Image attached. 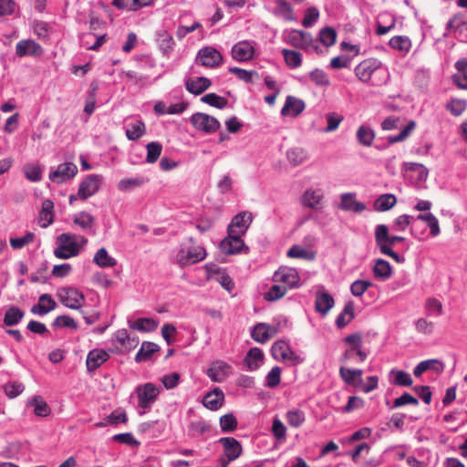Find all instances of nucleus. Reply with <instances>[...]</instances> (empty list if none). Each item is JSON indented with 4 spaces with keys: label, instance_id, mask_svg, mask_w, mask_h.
I'll return each mask as SVG.
<instances>
[{
    "label": "nucleus",
    "instance_id": "nucleus-60",
    "mask_svg": "<svg viewBox=\"0 0 467 467\" xmlns=\"http://www.w3.org/2000/svg\"><path fill=\"white\" fill-rule=\"evenodd\" d=\"M286 287L281 285H273L264 296L267 301H275L283 297L286 294Z\"/></svg>",
    "mask_w": 467,
    "mask_h": 467
},
{
    "label": "nucleus",
    "instance_id": "nucleus-18",
    "mask_svg": "<svg viewBox=\"0 0 467 467\" xmlns=\"http://www.w3.org/2000/svg\"><path fill=\"white\" fill-rule=\"evenodd\" d=\"M306 108L304 100L294 96H287L284 107L281 109L283 116L297 117Z\"/></svg>",
    "mask_w": 467,
    "mask_h": 467
},
{
    "label": "nucleus",
    "instance_id": "nucleus-17",
    "mask_svg": "<svg viewBox=\"0 0 467 467\" xmlns=\"http://www.w3.org/2000/svg\"><path fill=\"white\" fill-rule=\"evenodd\" d=\"M254 54V48L248 41L238 42L232 48L233 58L240 62L250 60Z\"/></svg>",
    "mask_w": 467,
    "mask_h": 467
},
{
    "label": "nucleus",
    "instance_id": "nucleus-20",
    "mask_svg": "<svg viewBox=\"0 0 467 467\" xmlns=\"http://www.w3.org/2000/svg\"><path fill=\"white\" fill-rule=\"evenodd\" d=\"M224 401V394L222 389L215 388L213 390L206 393L202 399L204 407L211 410H219Z\"/></svg>",
    "mask_w": 467,
    "mask_h": 467
},
{
    "label": "nucleus",
    "instance_id": "nucleus-28",
    "mask_svg": "<svg viewBox=\"0 0 467 467\" xmlns=\"http://www.w3.org/2000/svg\"><path fill=\"white\" fill-rule=\"evenodd\" d=\"M211 84L210 79L204 77L189 78L186 81V88L190 93L200 95L205 91Z\"/></svg>",
    "mask_w": 467,
    "mask_h": 467
},
{
    "label": "nucleus",
    "instance_id": "nucleus-61",
    "mask_svg": "<svg viewBox=\"0 0 467 467\" xmlns=\"http://www.w3.org/2000/svg\"><path fill=\"white\" fill-rule=\"evenodd\" d=\"M220 427L223 432L234 431L237 428V420L233 414H225L220 418Z\"/></svg>",
    "mask_w": 467,
    "mask_h": 467
},
{
    "label": "nucleus",
    "instance_id": "nucleus-56",
    "mask_svg": "<svg viewBox=\"0 0 467 467\" xmlns=\"http://www.w3.org/2000/svg\"><path fill=\"white\" fill-rule=\"evenodd\" d=\"M389 46L396 50L409 51L411 47V43L408 36H396L389 40Z\"/></svg>",
    "mask_w": 467,
    "mask_h": 467
},
{
    "label": "nucleus",
    "instance_id": "nucleus-14",
    "mask_svg": "<svg viewBox=\"0 0 467 467\" xmlns=\"http://www.w3.org/2000/svg\"><path fill=\"white\" fill-rule=\"evenodd\" d=\"M274 279L275 282L284 283L291 288L297 286L300 281L297 271L295 268L286 266H282L277 271H275Z\"/></svg>",
    "mask_w": 467,
    "mask_h": 467
},
{
    "label": "nucleus",
    "instance_id": "nucleus-8",
    "mask_svg": "<svg viewBox=\"0 0 467 467\" xmlns=\"http://www.w3.org/2000/svg\"><path fill=\"white\" fill-rule=\"evenodd\" d=\"M102 182V175H88L79 184L78 191V196L79 197V199L85 201L88 197L93 196L99 190Z\"/></svg>",
    "mask_w": 467,
    "mask_h": 467
},
{
    "label": "nucleus",
    "instance_id": "nucleus-7",
    "mask_svg": "<svg viewBox=\"0 0 467 467\" xmlns=\"http://www.w3.org/2000/svg\"><path fill=\"white\" fill-rule=\"evenodd\" d=\"M60 302L71 309H78L84 300V295L74 287H63L57 292Z\"/></svg>",
    "mask_w": 467,
    "mask_h": 467
},
{
    "label": "nucleus",
    "instance_id": "nucleus-30",
    "mask_svg": "<svg viewBox=\"0 0 467 467\" xmlns=\"http://www.w3.org/2000/svg\"><path fill=\"white\" fill-rule=\"evenodd\" d=\"M114 337L126 351L134 349L139 344V338L131 337L126 329L118 330Z\"/></svg>",
    "mask_w": 467,
    "mask_h": 467
},
{
    "label": "nucleus",
    "instance_id": "nucleus-26",
    "mask_svg": "<svg viewBox=\"0 0 467 467\" xmlns=\"http://www.w3.org/2000/svg\"><path fill=\"white\" fill-rule=\"evenodd\" d=\"M221 251L225 254H234L240 253L243 249L248 250L244 245L243 239H233L225 237L220 244Z\"/></svg>",
    "mask_w": 467,
    "mask_h": 467
},
{
    "label": "nucleus",
    "instance_id": "nucleus-40",
    "mask_svg": "<svg viewBox=\"0 0 467 467\" xmlns=\"http://www.w3.org/2000/svg\"><path fill=\"white\" fill-rule=\"evenodd\" d=\"M354 317V304L348 302L346 304L342 312L337 316L336 319V325L338 327H344L347 326Z\"/></svg>",
    "mask_w": 467,
    "mask_h": 467
},
{
    "label": "nucleus",
    "instance_id": "nucleus-6",
    "mask_svg": "<svg viewBox=\"0 0 467 467\" xmlns=\"http://www.w3.org/2000/svg\"><path fill=\"white\" fill-rule=\"evenodd\" d=\"M190 122L196 130L208 134L214 133L221 127L216 118L202 112L194 113L191 117Z\"/></svg>",
    "mask_w": 467,
    "mask_h": 467
},
{
    "label": "nucleus",
    "instance_id": "nucleus-12",
    "mask_svg": "<svg viewBox=\"0 0 467 467\" xmlns=\"http://www.w3.org/2000/svg\"><path fill=\"white\" fill-rule=\"evenodd\" d=\"M78 173V167L73 162H64L57 170L49 173V180L55 183H63L73 179Z\"/></svg>",
    "mask_w": 467,
    "mask_h": 467
},
{
    "label": "nucleus",
    "instance_id": "nucleus-58",
    "mask_svg": "<svg viewBox=\"0 0 467 467\" xmlns=\"http://www.w3.org/2000/svg\"><path fill=\"white\" fill-rule=\"evenodd\" d=\"M337 32L332 27H325L320 31L319 40L326 47H331L336 43Z\"/></svg>",
    "mask_w": 467,
    "mask_h": 467
},
{
    "label": "nucleus",
    "instance_id": "nucleus-32",
    "mask_svg": "<svg viewBox=\"0 0 467 467\" xmlns=\"http://www.w3.org/2000/svg\"><path fill=\"white\" fill-rule=\"evenodd\" d=\"M397 203V198L394 194L386 193L380 195L373 204L376 212H386L394 207Z\"/></svg>",
    "mask_w": 467,
    "mask_h": 467
},
{
    "label": "nucleus",
    "instance_id": "nucleus-9",
    "mask_svg": "<svg viewBox=\"0 0 467 467\" xmlns=\"http://www.w3.org/2000/svg\"><path fill=\"white\" fill-rule=\"evenodd\" d=\"M136 393L138 395L139 407L146 409L155 401L160 390L154 384L146 383L144 385L138 386L136 388Z\"/></svg>",
    "mask_w": 467,
    "mask_h": 467
},
{
    "label": "nucleus",
    "instance_id": "nucleus-41",
    "mask_svg": "<svg viewBox=\"0 0 467 467\" xmlns=\"http://www.w3.org/2000/svg\"><path fill=\"white\" fill-rule=\"evenodd\" d=\"M25 313L18 307L12 306L5 314L4 324L7 327H12L20 322L24 317Z\"/></svg>",
    "mask_w": 467,
    "mask_h": 467
},
{
    "label": "nucleus",
    "instance_id": "nucleus-64",
    "mask_svg": "<svg viewBox=\"0 0 467 467\" xmlns=\"http://www.w3.org/2000/svg\"><path fill=\"white\" fill-rule=\"evenodd\" d=\"M466 107H467L466 101L463 99H452L446 106L447 109L453 116H456V117L461 116L466 109Z\"/></svg>",
    "mask_w": 467,
    "mask_h": 467
},
{
    "label": "nucleus",
    "instance_id": "nucleus-23",
    "mask_svg": "<svg viewBox=\"0 0 467 467\" xmlns=\"http://www.w3.org/2000/svg\"><path fill=\"white\" fill-rule=\"evenodd\" d=\"M324 194L321 190H306L302 195L303 205L313 210H318L322 207Z\"/></svg>",
    "mask_w": 467,
    "mask_h": 467
},
{
    "label": "nucleus",
    "instance_id": "nucleus-21",
    "mask_svg": "<svg viewBox=\"0 0 467 467\" xmlns=\"http://www.w3.org/2000/svg\"><path fill=\"white\" fill-rule=\"evenodd\" d=\"M156 41L160 51L164 56H169L175 47V41L167 30H160L156 33Z\"/></svg>",
    "mask_w": 467,
    "mask_h": 467
},
{
    "label": "nucleus",
    "instance_id": "nucleus-62",
    "mask_svg": "<svg viewBox=\"0 0 467 467\" xmlns=\"http://www.w3.org/2000/svg\"><path fill=\"white\" fill-rule=\"evenodd\" d=\"M370 286H372L370 281L358 279L351 284L350 291L354 296H361Z\"/></svg>",
    "mask_w": 467,
    "mask_h": 467
},
{
    "label": "nucleus",
    "instance_id": "nucleus-63",
    "mask_svg": "<svg viewBox=\"0 0 467 467\" xmlns=\"http://www.w3.org/2000/svg\"><path fill=\"white\" fill-rule=\"evenodd\" d=\"M276 12L287 20H293V9L286 0H275Z\"/></svg>",
    "mask_w": 467,
    "mask_h": 467
},
{
    "label": "nucleus",
    "instance_id": "nucleus-27",
    "mask_svg": "<svg viewBox=\"0 0 467 467\" xmlns=\"http://www.w3.org/2000/svg\"><path fill=\"white\" fill-rule=\"evenodd\" d=\"M289 43L300 48H306L312 41L311 35L303 30H293L288 35Z\"/></svg>",
    "mask_w": 467,
    "mask_h": 467
},
{
    "label": "nucleus",
    "instance_id": "nucleus-59",
    "mask_svg": "<svg viewBox=\"0 0 467 467\" xmlns=\"http://www.w3.org/2000/svg\"><path fill=\"white\" fill-rule=\"evenodd\" d=\"M416 127V122L414 120H410L405 128L401 130V131L397 136L389 137V142L390 144H394L397 142H400L405 140L410 133L414 130Z\"/></svg>",
    "mask_w": 467,
    "mask_h": 467
},
{
    "label": "nucleus",
    "instance_id": "nucleus-55",
    "mask_svg": "<svg viewBox=\"0 0 467 467\" xmlns=\"http://www.w3.org/2000/svg\"><path fill=\"white\" fill-rule=\"evenodd\" d=\"M3 389L9 399H14L24 391L25 386L19 381H10L5 384Z\"/></svg>",
    "mask_w": 467,
    "mask_h": 467
},
{
    "label": "nucleus",
    "instance_id": "nucleus-54",
    "mask_svg": "<svg viewBox=\"0 0 467 467\" xmlns=\"http://www.w3.org/2000/svg\"><path fill=\"white\" fill-rule=\"evenodd\" d=\"M309 78L313 83L319 87H328L330 80L327 73L319 68H316L309 73Z\"/></svg>",
    "mask_w": 467,
    "mask_h": 467
},
{
    "label": "nucleus",
    "instance_id": "nucleus-39",
    "mask_svg": "<svg viewBox=\"0 0 467 467\" xmlns=\"http://www.w3.org/2000/svg\"><path fill=\"white\" fill-rule=\"evenodd\" d=\"M93 262L99 267H112L117 265V261L109 255L106 248L102 247L97 251L94 255Z\"/></svg>",
    "mask_w": 467,
    "mask_h": 467
},
{
    "label": "nucleus",
    "instance_id": "nucleus-38",
    "mask_svg": "<svg viewBox=\"0 0 467 467\" xmlns=\"http://www.w3.org/2000/svg\"><path fill=\"white\" fill-rule=\"evenodd\" d=\"M28 403L34 407V413L36 416L47 417L51 413V408L40 396L33 397Z\"/></svg>",
    "mask_w": 467,
    "mask_h": 467
},
{
    "label": "nucleus",
    "instance_id": "nucleus-35",
    "mask_svg": "<svg viewBox=\"0 0 467 467\" xmlns=\"http://www.w3.org/2000/svg\"><path fill=\"white\" fill-rule=\"evenodd\" d=\"M95 222V217L85 211L77 213L73 218V223L84 231L92 230Z\"/></svg>",
    "mask_w": 467,
    "mask_h": 467
},
{
    "label": "nucleus",
    "instance_id": "nucleus-3",
    "mask_svg": "<svg viewBox=\"0 0 467 467\" xmlns=\"http://www.w3.org/2000/svg\"><path fill=\"white\" fill-rule=\"evenodd\" d=\"M77 234L70 233L61 234L57 239V247L54 254L58 259H68L77 256L80 251L79 244L76 242Z\"/></svg>",
    "mask_w": 467,
    "mask_h": 467
},
{
    "label": "nucleus",
    "instance_id": "nucleus-44",
    "mask_svg": "<svg viewBox=\"0 0 467 467\" xmlns=\"http://www.w3.org/2000/svg\"><path fill=\"white\" fill-rule=\"evenodd\" d=\"M146 161L152 164L160 158L162 151V145L158 141H151L146 145Z\"/></svg>",
    "mask_w": 467,
    "mask_h": 467
},
{
    "label": "nucleus",
    "instance_id": "nucleus-1",
    "mask_svg": "<svg viewBox=\"0 0 467 467\" xmlns=\"http://www.w3.org/2000/svg\"><path fill=\"white\" fill-rule=\"evenodd\" d=\"M375 241L381 254L391 257L396 263L401 264L404 257L392 250V246L399 242L404 241V237L389 235V228L385 224H379L375 229Z\"/></svg>",
    "mask_w": 467,
    "mask_h": 467
},
{
    "label": "nucleus",
    "instance_id": "nucleus-34",
    "mask_svg": "<svg viewBox=\"0 0 467 467\" xmlns=\"http://www.w3.org/2000/svg\"><path fill=\"white\" fill-rule=\"evenodd\" d=\"M316 309L322 315H326L334 306L333 297L327 292L318 293L316 298Z\"/></svg>",
    "mask_w": 467,
    "mask_h": 467
},
{
    "label": "nucleus",
    "instance_id": "nucleus-43",
    "mask_svg": "<svg viewBox=\"0 0 467 467\" xmlns=\"http://www.w3.org/2000/svg\"><path fill=\"white\" fill-rule=\"evenodd\" d=\"M406 171H411L416 173V180L418 182H423L428 177V170L420 163L417 162H407L403 165Z\"/></svg>",
    "mask_w": 467,
    "mask_h": 467
},
{
    "label": "nucleus",
    "instance_id": "nucleus-16",
    "mask_svg": "<svg viewBox=\"0 0 467 467\" xmlns=\"http://www.w3.org/2000/svg\"><path fill=\"white\" fill-rule=\"evenodd\" d=\"M230 370L231 367L227 363L217 360L208 368L207 376L213 382H223L229 376Z\"/></svg>",
    "mask_w": 467,
    "mask_h": 467
},
{
    "label": "nucleus",
    "instance_id": "nucleus-10",
    "mask_svg": "<svg viewBox=\"0 0 467 467\" xmlns=\"http://www.w3.org/2000/svg\"><path fill=\"white\" fill-rule=\"evenodd\" d=\"M197 63L205 67H216L223 63V56L213 47H205L199 50Z\"/></svg>",
    "mask_w": 467,
    "mask_h": 467
},
{
    "label": "nucleus",
    "instance_id": "nucleus-33",
    "mask_svg": "<svg viewBox=\"0 0 467 467\" xmlns=\"http://www.w3.org/2000/svg\"><path fill=\"white\" fill-rule=\"evenodd\" d=\"M159 350L160 347L157 344L144 341L135 356V360L139 363L149 360L151 356Z\"/></svg>",
    "mask_w": 467,
    "mask_h": 467
},
{
    "label": "nucleus",
    "instance_id": "nucleus-53",
    "mask_svg": "<svg viewBox=\"0 0 467 467\" xmlns=\"http://www.w3.org/2000/svg\"><path fill=\"white\" fill-rule=\"evenodd\" d=\"M24 172L31 182H39L42 178V169L39 164L27 163L24 166Z\"/></svg>",
    "mask_w": 467,
    "mask_h": 467
},
{
    "label": "nucleus",
    "instance_id": "nucleus-4",
    "mask_svg": "<svg viewBox=\"0 0 467 467\" xmlns=\"http://www.w3.org/2000/svg\"><path fill=\"white\" fill-rule=\"evenodd\" d=\"M190 242L192 246L182 247L176 254V263L181 267L199 263L206 257V250L202 246L195 245L193 238H190Z\"/></svg>",
    "mask_w": 467,
    "mask_h": 467
},
{
    "label": "nucleus",
    "instance_id": "nucleus-42",
    "mask_svg": "<svg viewBox=\"0 0 467 467\" xmlns=\"http://www.w3.org/2000/svg\"><path fill=\"white\" fill-rule=\"evenodd\" d=\"M131 329H136L141 332H150L153 331L157 327V323L148 317H141L135 320L132 324L130 325Z\"/></svg>",
    "mask_w": 467,
    "mask_h": 467
},
{
    "label": "nucleus",
    "instance_id": "nucleus-52",
    "mask_svg": "<svg viewBox=\"0 0 467 467\" xmlns=\"http://www.w3.org/2000/svg\"><path fill=\"white\" fill-rule=\"evenodd\" d=\"M285 61L289 67L296 68L301 66L302 58L301 54L295 50L283 49Z\"/></svg>",
    "mask_w": 467,
    "mask_h": 467
},
{
    "label": "nucleus",
    "instance_id": "nucleus-45",
    "mask_svg": "<svg viewBox=\"0 0 467 467\" xmlns=\"http://www.w3.org/2000/svg\"><path fill=\"white\" fill-rule=\"evenodd\" d=\"M362 373L361 369H351L345 367H341L339 368V375L341 379L349 385H354L357 379L361 381Z\"/></svg>",
    "mask_w": 467,
    "mask_h": 467
},
{
    "label": "nucleus",
    "instance_id": "nucleus-11",
    "mask_svg": "<svg viewBox=\"0 0 467 467\" xmlns=\"http://www.w3.org/2000/svg\"><path fill=\"white\" fill-rule=\"evenodd\" d=\"M381 67V62L375 57H369L361 61L355 67L357 78L362 82H368L371 78L373 73Z\"/></svg>",
    "mask_w": 467,
    "mask_h": 467
},
{
    "label": "nucleus",
    "instance_id": "nucleus-29",
    "mask_svg": "<svg viewBox=\"0 0 467 467\" xmlns=\"http://www.w3.org/2000/svg\"><path fill=\"white\" fill-rule=\"evenodd\" d=\"M375 278L383 281L390 278L392 275V267L389 263L384 259H377L372 268Z\"/></svg>",
    "mask_w": 467,
    "mask_h": 467
},
{
    "label": "nucleus",
    "instance_id": "nucleus-22",
    "mask_svg": "<svg viewBox=\"0 0 467 467\" xmlns=\"http://www.w3.org/2000/svg\"><path fill=\"white\" fill-rule=\"evenodd\" d=\"M57 306L56 301L48 294H43L39 296L38 303L31 307L34 315L45 316Z\"/></svg>",
    "mask_w": 467,
    "mask_h": 467
},
{
    "label": "nucleus",
    "instance_id": "nucleus-2",
    "mask_svg": "<svg viewBox=\"0 0 467 467\" xmlns=\"http://www.w3.org/2000/svg\"><path fill=\"white\" fill-rule=\"evenodd\" d=\"M343 341L348 347L339 359L341 362L354 361L356 363H362L367 359L368 354L362 350L363 340L361 334H350L344 337Z\"/></svg>",
    "mask_w": 467,
    "mask_h": 467
},
{
    "label": "nucleus",
    "instance_id": "nucleus-46",
    "mask_svg": "<svg viewBox=\"0 0 467 467\" xmlns=\"http://www.w3.org/2000/svg\"><path fill=\"white\" fill-rule=\"evenodd\" d=\"M286 157L292 165L297 166L306 159L307 154L303 148L295 147L287 150Z\"/></svg>",
    "mask_w": 467,
    "mask_h": 467
},
{
    "label": "nucleus",
    "instance_id": "nucleus-36",
    "mask_svg": "<svg viewBox=\"0 0 467 467\" xmlns=\"http://www.w3.org/2000/svg\"><path fill=\"white\" fill-rule=\"evenodd\" d=\"M146 133V126L142 120H136L128 125L126 136L130 140H138Z\"/></svg>",
    "mask_w": 467,
    "mask_h": 467
},
{
    "label": "nucleus",
    "instance_id": "nucleus-48",
    "mask_svg": "<svg viewBox=\"0 0 467 467\" xmlns=\"http://www.w3.org/2000/svg\"><path fill=\"white\" fill-rule=\"evenodd\" d=\"M418 220L423 221L427 223L430 228V233L431 236H437L440 234V225L438 219L431 213L419 214L417 217Z\"/></svg>",
    "mask_w": 467,
    "mask_h": 467
},
{
    "label": "nucleus",
    "instance_id": "nucleus-13",
    "mask_svg": "<svg viewBox=\"0 0 467 467\" xmlns=\"http://www.w3.org/2000/svg\"><path fill=\"white\" fill-rule=\"evenodd\" d=\"M218 442L223 446V455L229 460L235 461L243 453L241 443L234 437H223Z\"/></svg>",
    "mask_w": 467,
    "mask_h": 467
},
{
    "label": "nucleus",
    "instance_id": "nucleus-15",
    "mask_svg": "<svg viewBox=\"0 0 467 467\" xmlns=\"http://www.w3.org/2000/svg\"><path fill=\"white\" fill-rule=\"evenodd\" d=\"M277 333L278 329L276 327L265 323H258L254 327L252 337L256 342L265 343L275 337Z\"/></svg>",
    "mask_w": 467,
    "mask_h": 467
},
{
    "label": "nucleus",
    "instance_id": "nucleus-49",
    "mask_svg": "<svg viewBox=\"0 0 467 467\" xmlns=\"http://www.w3.org/2000/svg\"><path fill=\"white\" fill-rule=\"evenodd\" d=\"M252 213L248 212L240 213L234 217L231 224L246 232L252 223Z\"/></svg>",
    "mask_w": 467,
    "mask_h": 467
},
{
    "label": "nucleus",
    "instance_id": "nucleus-25",
    "mask_svg": "<svg viewBox=\"0 0 467 467\" xmlns=\"http://www.w3.org/2000/svg\"><path fill=\"white\" fill-rule=\"evenodd\" d=\"M339 208L343 211H350L354 213H361L366 209V205L355 199L353 193H344L341 195V202Z\"/></svg>",
    "mask_w": 467,
    "mask_h": 467
},
{
    "label": "nucleus",
    "instance_id": "nucleus-5",
    "mask_svg": "<svg viewBox=\"0 0 467 467\" xmlns=\"http://www.w3.org/2000/svg\"><path fill=\"white\" fill-rule=\"evenodd\" d=\"M275 359L288 362L291 365H297L303 362V358L296 354L289 345L284 340L275 342L271 348Z\"/></svg>",
    "mask_w": 467,
    "mask_h": 467
},
{
    "label": "nucleus",
    "instance_id": "nucleus-51",
    "mask_svg": "<svg viewBox=\"0 0 467 467\" xmlns=\"http://www.w3.org/2000/svg\"><path fill=\"white\" fill-rule=\"evenodd\" d=\"M201 100L203 103H206L210 106H213V107L220 109L226 107V105L228 103V100L225 98L221 97L215 93H208V94L202 96Z\"/></svg>",
    "mask_w": 467,
    "mask_h": 467
},
{
    "label": "nucleus",
    "instance_id": "nucleus-19",
    "mask_svg": "<svg viewBox=\"0 0 467 467\" xmlns=\"http://www.w3.org/2000/svg\"><path fill=\"white\" fill-rule=\"evenodd\" d=\"M109 358V354L104 349L90 350L87 356L86 366L88 371H94Z\"/></svg>",
    "mask_w": 467,
    "mask_h": 467
},
{
    "label": "nucleus",
    "instance_id": "nucleus-50",
    "mask_svg": "<svg viewBox=\"0 0 467 467\" xmlns=\"http://www.w3.org/2000/svg\"><path fill=\"white\" fill-rule=\"evenodd\" d=\"M357 139L360 144L369 147L373 143L375 133L369 128L361 126L357 131Z\"/></svg>",
    "mask_w": 467,
    "mask_h": 467
},
{
    "label": "nucleus",
    "instance_id": "nucleus-47",
    "mask_svg": "<svg viewBox=\"0 0 467 467\" xmlns=\"http://www.w3.org/2000/svg\"><path fill=\"white\" fill-rule=\"evenodd\" d=\"M288 424L293 428H299L306 420L305 413L297 409L288 410L285 414Z\"/></svg>",
    "mask_w": 467,
    "mask_h": 467
},
{
    "label": "nucleus",
    "instance_id": "nucleus-24",
    "mask_svg": "<svg viewBox=\"0 0 467 467\" xmlns=\"http://www.w3.org/2000/svg\"><path fill=\"white\" fill-rule=\"evenodd\" d=\"M41 52V46L32 39L19 41L16 47V54L22 57L25 56H35Z\"/></svg>",
    "mask_w": 467,
    "mask_h": 467
},
{
    "label": "nucleus",
    "instance_id": "nucleus-31",
    "mask_svg": "<svg viewBox=\"0 0 467 467\" xmlns=\"http://www.w3.org/2000/svg\"><path fill=\"white\" fill-rule=\"evenodd\" d=\"M264 360V353L258 348H252L244 358V363L249 370L257 369Z\"/></svg>",
    "mask_w": 467,
    "mask_h": 467
},
{
    "label": "nucleus",
    "instance_id": "nucleus-37",
    "mask_svg": "<svg viewBox=\"0 0 467 467\" xmlns=\"http://www.w3.org/2000/svg\"><path fill=\"white\" fill-rule=\"evenodd\" d=\"M54 203L51 200L47 199L42 202V208L39 213V219L42 222V227H47L54 220Z\"/></svg>",
    "mask_w": 467,
    "mask_h": 467
},
{
    "label": "nucleus",
    "instance_id": "nucleus-57",
    "mask_svg": "<svg viewBox=\"0 0 467 467\" xmlns=\"http://www.w3.org/2000/svg\"><path fill=\"white\" fill-rule=\"evenodd\" d=\"M143 183L144 180L141 177L125 178L118 182V189L120 192H126L133 188L140 187Z\"/></svg>",
    "mask_w": 467,
    "mask_h": 467
}]
</instances>
